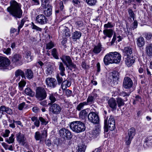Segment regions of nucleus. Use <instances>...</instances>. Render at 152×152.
I'll return each mask as SVG.
<instances>
[{
  "label": "nucleus",
  "mask_w": 152,
  "mask_h": 152,
  "mask_svg": "<svg viewBox=\"0 0 152 152\" xmlns=\"http://www.w3.org/2000/svg\"><path fill=\"white\" fill-rule=\"evenodd\" d=\"M10 4V6L7 9L8 12L15 18H21L23 13L21 4L15 0L11 1Z\"/></svg>",
  "instance_id": "1"
},
{
  "label": "nucleus",
  "mask_w": 152,
  "mask_h": 152,
  "mask_svg": "<svg viewBox=\"0 0 152 152\" xmlns=\"http://www.w3.org/2000/svg\"><path fill=\"white\" fill-rule=\"evenodd\" d=\"M121 58V55L118 53L117 52H110L104 56L103 61L105 65L113 63L117 64L120 62Z\"/></svg>",
  "instance_id": "2"
},
{
  "label": "nucleus",
  "mask_w": 152,
  "mask_h": 152,
  "mask_svg": "<svg viewBox=\"0 0 152 152\" xmlns=\"http://www.w3.org/2000/svg\"><path fill=\"white\" fill-rule=\"evenodd\" d=\"M69 127L73 131L76 133L84 131L86 128L84 123L78 121L72 122L70 125Z\"/></svg>",
  "instance_id": "3"
},
{
  "label": "nucleus",
  "mask_w": 152,
  "mask_h": 152,
  "mask_svg": "<svg viewBox=\"0 0 152 152\" xmlns=\"http://www.w3.org/2000/svg\"><path fill=\"white\" fill-rule=\"evenodd\" d=\"M108 118H106L104 121V132H107L108 130L113 131L115 128V121L114 116L110 115L107 121Z\"/></svg>",
  "instance_id": "4"
},
{
  "label": "nucleus",
  "mask_w": 152,
  "mask_h": 152,
  "mask_svg": "<svg viewBox=\"0 0 152 152\" xmlns=\"http://www.w3.org/2000/svg\"><path fill=\"white\" fill-rule=\"evenodd\" d=\"M60 59L68 69L72 70V68L75 69L76 68V65L73 62L69 56L63 55L60 58Z\"/></svg>",
  "instance_id": "5"
},
{
  "label": "nucleus",
  "mask_w": 152,
  "mask_h": 152,
  "mask_svg": "<svg viewBox=\"0 0 152 152\" xmlns=\"http://www.w3.org/2000/svg\"><path fill=\"white\" fill-rule=\"evenodd\" d=\"M35 96L38 100L42 101L46 98L47 93L43 88L38 87L37 88L36 90Z\"/></svg>",
  "instance_id": "6"
},
{
  "label": "nucleus",
  "mask_w": 152,
  "mask_h": 152,
  "mask_svg": "<svg viewBox=\"0 0 152 152\" xmlns=\"http://www.w3.org/2000/svg\"><path fill=\"white\" fill-rule=\"evenodd\" d=\"M59 132L60 136L64 140H71L72 137V134L68 129L62 128L59 130Z\"/></svg>",
  "instance_id": "7"
},
{
  "label": "nucleus",
  "mask_w": 152,
  "mask_h": 152,
  "mask_svg": "<svg viewBox=\"0 0 152 152\" xmlns=\"http://www.w3.org/2000/svg\"><path fill=\"white\" fill-rule=\"evenodd\" d=\"M47 136V130L45 128L41 131V133L39 132H36L34 135V138L37 140H39L40 142L45 140Z\"/></svg>",
  "instance_id": "8"
},
{
  "label": "nucleus",
  "mask_w": 152,
  "mask_h": 152,
  "mask_svg": "<svg viewBox=\"0 0 152 152\" xmlns=\"http://www.w3.org/2000/svg\"><path fill=\"white\" fill-rule=\"evenodd\" d=\"M128 135L125 137V141L126 144L129 145L131 143L132 139L135 135V130L134 128L132 127L128 130Z\"/></svg>",
  "instance_id": "9"
},
{
  "label": "nucleus",
  "mask_w": 152,
  "mask_h": 152,
  "mask_svg": "<svg viewBox=\"0 0 152 152\" xmlns=\"http://www.w3.org/2000/svg\"><path fill=\"white\" fill-rule=\"evenodd\" d=\"M12 63L17 66H20L23 64V59L21 55L19 54H16L11 58Z\"/></svg>",
  "instance_id": "10"
},
{
  "label": "nucleus",
  "mask_w": 152,
  "mask_h": 152,
  "mask_svg": "<svg viewBox=\"0 0 152 152\" xmlns=\"http://www.w3.org/2000/svg\"><path fill=\"white\" fill-rule=\"evenodd\" d=\"M89 121L94 124H98L99 121V118L98 115L93 112L90 113L88 115Z\"/></svg>",
  "instance_id": "11"
},
{
  "label": "nucleus",
  "mask_w": 152,
  "mask_h": 152,
  "mask_svg": "<svg viewBox=\"0 0 152 152\" xmlns=\"http://www.w3.org/2000/svg\"><path fill=\"white\" fill-rule=\"evenodd\" d=\"M49 111L54 114H57L60 113L61 110V107L59 104L54 103L50 105Z\"/></svg>",
  "instance_id": "12"
},
{
  "label": "nucleus",
  "mask_w": 152,
  "mask_h": 152,
  "mask_svg": "<svg viewBox=\"0 0 152 152\" xmlns=\"http://www.w3.org/2000/svg\"><path fill=\"white\" fill-rule=\"evenodd\" d=\"M133 83L131 79L129 77H125L124 79L123 87L125 89H130L132 86Z\"/></svg>",
  "instance_id": "13"
},
{
  "label": "nucleus",
  "mask_w": 152,
  "mask_h": 152,
  "mask_svg": "<svg viewBox=\"0 0 152 152\" xmlns=\"http://www.w3.org/2000/svg\"><path fill=\"white\" fill-rule=\"evenodd\" d=\"M45 82L48 87L51 88H55L57 84L56 79L52 77L47 78Z\"/></svg>",
  "instance_id": "14"
},
{
  "label": "nucleus",
  "mask_w": 152,
  "mask_h": 152,
  "mask_svg": "<svg viewBox=\"0 0 152 152\" xmlns=\"http://www.w3.org/2000/svg\"><path fill=\"white\" fill-rule=\"evenodd\" d=\"M37 22L41 25H44L47 23L48 19L43 14H39L36 17Z\"/></svg>",
  "instance_id": "15"
},
{
  "label": "nucleus",
  "mask_w": 152,
  "mask_h": 152,
  "mask_svg": "<svg viewBox=\"0 0 152 152\" xmlns=\"http://www.w3.org/2000/svg\"><path fill=\"white\" fill-rule=\"evenodd\" d=\"M10 61L7 58L0 57V67H6L9 66Z\"/></svg>",
  "instance_id": "16"
},
{
  "label": "nucleus",
  "mask_w": 152,
  "mask_h": 152,
  "mask_svg": "<svg viewBox=\"0 0 152 152\" xmlns=\"http://www.w3.org/2000/svg\"><path fill=\"white\" fill-rule=\"evenodd\" d=\"M109 106L111 108L112 111L115 110L117 109V104L116 100L113 97L110 98L108 101Z\"/></svg>",
  "instance_id": "17"
},
{
  "label": "nucleus",
  "mask_w": 152,
  "mask_h": 152,
  "mask_svg": "<svg viewBox=\"0 0 152 152\" xmlns=\"http://www.w3.org/2000/svg\"><path fill=\"white\" fill-rule=\"evenodd\" d=\"M123 52L124 56L129 57L132 56V49L130 47H126L123 50Z\"/></svg>",
  "instance_id": "18"
},
{
  "label": "nucleus",
  "mask_w": 152,
  "mask_h": 152,
  "mask_svg": "<svg viewBox=\"0 0 152 152\" xmlns=\"http://www.w3.org/2000/svg\"><path fill=\"white\" fill-rule=\"evenodd\" d=\"M97 95L96 94L93 93L92 94L88 96L87 99V102H86L87 105L88 104H91L93 103L94 102V99L97 97Z\"/></svg>",
  "instance_id": "19"
},
{
  "label": "nucleus",
  "mask_w": 152,
  "mask_h": 152,
  "mask_svg": "<svg viewBox=\"0 0 152 152\" xmlns=\"http://www.w3.org/2000/svg\"><path fill=\"white\" fill-rule=\"evenodd\" d=\"M135 61V58L133 56H131L129 57H126L125 58V63L128 66H130Z\"/></svg>",
  "instance_id": "20"
},
{
  "label": "nucleus",
  "mask_w": 152,
  "mask_h": 152,
  "mask_svg": "<svg viewBox=\"0 0 152 152\" xmlns=\"http://www.w3.org/2000/svg\"><path fill=\"white\" fill-rule=\"evenodd\" d=\"M15 76L16 77H18V79H17V81H19L20 78V76L23 78L26 79L25 76V73L23 71L20 69L17 70L15 72Z\"/></svg>",
  "instance_id": "21"
},
{
  "label": "nucleus",
  "mask_w": 152,
  "mask_h": 152,
  "mask_svg": "<svg viewBox=\"0 0 152 152\" xmlns=\"http://www.w3.org/2000/svg\"><path fill=\"white\" fill-rule=\"evenodd\" d=\"M145 52L146 55L151 58L152 57V44L147 45L145 48Z\"/></svg>",
  "instance_id": "22"
},
{
  "label": "nucleus",
  "mask_w": 152,
  "mask_h": 152,
  "mask_svg": "<svg viewBox=\"0 0 152 152\" xmlns=\"http://www.w3.org/2000/svg\"><path fill=\"white\" fill-rule=\"evenodd\" d=\"M17 139L19 143L23 145H25L26 143V138L23 134L19 133L18 134Z\"/></svg>",
  "instance_id": "23"
},
{
  "label": "nucleus",
  "mask_w": 152,
  "mask_h": 152,
  "mask_svg": "<svg viewBox=\"0 0 152 152\" xmlns=\"http://www.w3.org/2000/svg\"><path fill=\"white\" fill-rule=\"evenodd\" d=\"M111 74L113 82L114 84H117L118 83L117 81L119 79V73L117 71H113L112 72Z\"/></svg>",
  "instance_id": "24"
},
{
  "label": "nucleus",
  "mask_w": 152,
  "mask_h": 152,
  "mask_svg": "<svg viewBox=\"0 0 152 152\" xmlns=\"http://www.w3.org/2000/svg\"><path fill=\"white\" fill-rule=\"evenodd\" d=\"M88 112V109H85L81 110L79 113V117L80 119L84 120L87 118Z\"/></svg>",
  "instance_id": "25"
},
{
  "label": "nucleus",
  "mask_w": 152,
  "mask_h": 152,
  "mask_svg": "<svg viewBox=\"0 0 152 152\" xmlns=\"http://www.w3.org/2000/svg\"><path fill=\"white\" fill-rule=\"evenodd\" d=\"M81 35L82 33L80 31H76L72 33V38L74 41H76L80 38Z\"/></svg>",
  "instance_id": "26"
},
{
  "label": "nucleus",
  "mask_w": 152,
  "mask_h": 152,
  "mask_svg": "<svg viewBox=\"0 0 152 152\" xmlns=\"http://www.w3.org/2000/svg\"><path fill=\"white\" fill-rule=\"evenodd\" d=\"M102 47L101 43H99L97 45H95L92 50V52L95 54L99 53L102 50Z\"/></svg>",
  "instance_id": "27"
},
{
  "label": "nucleus",
  "mask_w": 152,
  "mask_h": 152,
  "mask_svg": "<svg viewBox=\"0 0 152 152\" xmlns=\"http://www.w3.org/2000/svg\"><path fill=\"white\" fill-rule=\"evenodd\" d=\"M58 69L60 71V74L62 76L64 75L66 76L65 73V69L63 63L62 62H59L58 63Z\"/></svg>",
  "instance_id": "28"
},
{
  "label": "nucleus",
  "mask_w": 152,
  "mask_h": 152,
  "mask_svg": "<svg viewBox=\"0 0 152 152\" xmlns=\"http://www.w3.org/2000/svg\"><path fill=\"white\" fill-rule=\"evenodd\" d=\"M137 45L139 48H141L145 44V40L142 37L140 36L137 39Z\"/></svg>",
  "instance_id": "29"
},
{
  "label": "nucleus",
  "mask_w": 152,
  "mask_h": 152,
  "mask_svg": "<svg viewBox=\"0 0 152 152\" xmlns=\"http://www.w3.org/2000/svg\"><path fill=\"white\" fill-rule=\"evenodd\" d=\"M49 99L50 101V102L48 104V105H50L54 103L57 100L56 97V93L49 94Z\"/></svg>",
  "instance_id": "30"
},
{
  "label": "nucleus",
  "mask_w": 152,
  "mask_h": 152,
  "mask_svg": "<svg viewBox=\"0 0 152 152\" xmlns=\"http://www.w3.org/2000/svg\"><path fill=\"white\" fill-rule=\"evenodd\" d=\"M25 76L28 79L32 78L34 77V74L32 71L30 69H27L25 71Z\"/></svg>",
  "instance_id": "31"
},
{
  "label": "nucleus",
  "mask_w": 152,
  "mask_h": 152,
  "mask_svg": "<svg viewBox=\"0 0 152 152\" xmlns=\"http://www.w3.org/2000/svg\"><path fill=\"white\" fill-rule=\"evenodd\" d=\"M71 84V83L69 80H64L62 83L61 87L63 91L65 90L67 87L70 86Z\"/></svg>",
  "instance_id": "32"
},
{
  "label": "nucleus",
  "mask_w": 152,
  "mask_h": 152,
  "mask_svg": "<svg viewBox=\"0 0 152 152\" xmlns=\"http://www.w3.org/2000/svg\"><path fill=\"white\" fill-rule=\"evenodd\" d=\"M114 31L112 29H106L103 31V33L104 35L109 38H111L113 36Z\"/></svg>",
  "instance_id": "33"
},
{
  "label": "nucleus",
  "mask_w": 152,
  "mask_h": 152,
  "mask_svg": "<svg viewBox=\"0 0 152 152\" xmlns=\"http://www.w3.org/2000/svg\"><path fill=\"white\" fill-rule=\"evenodd\" d=\"M60 30L63 31V34H64L66 37H69L70 36V32L68 28L65 26L60 27Z\"/></svg>",
  "instance_id": "34"
},
{
  "label": "nucleus",
  "mask_w": 152,
  "mask_h": 152,
  "mask_svg": "<svg viewBox=\"0 0 152 152\" xmlns=\"http://www.w3.org/2000/svg\"><path fill=\"white\" fill-rule=\"evenodd\" d=\"M152 143V136H150L147 137L143 145L145 147H146L151 145Z\"/></svg>",
  "instance_id": "35"
},
{
  "label": "nucleus",
  "mask_w": 152,
  "mask_h": 152,
  "mask_svg": "<svg viewBox=\"0 0 152 152\" xmlns=\"http://www.w3.org/2000/svg\"><path fill=\"white\" fill-rule=\"evenodd\" d=\"M48 8L46 10H45L44 12V13L47 17L50 16L52 14V7L49 4L47 5Z\"/></svg>",
  "instance_id": "36"
},
{
  "label": "nucleus",
  "mask_w": 152,
  "mask_h": 152,
  "mask_svg": "<svg viewBox=\"0 0 152 152\" xmlns=\"http://www.w3.org/2000/svg\"><path fill=\"white\" fill-rule=\"evenodd\" d=\"M24 92L27 95L31 97H33L35 94L34 92L29 88H26L24 90Z\"/></svg>",
  "instance_id": "37"
},
{
  "label": "nucleus",
  "mask_w": 152,
  "mask_h": 152,
  "mask_svg": "<svg viewBox=\"0 0 152 152\" xmlns=\"http://www.w3.org/2000/svg\"><path fill=\"white\" fill-rule=\"evenodd\" d=\"M33 57L31 56V53L30 51L27 52L25 56V58L26 59H25L27 62H29L31 61Z\"/></svg>",
  "instance_id": "38"
},
{
  "label": "nucleus",
  "mask_w": 152,
  "mask_h": 152,
  "mask_svg": "<svg viewBox=\"0 0 152 152\" xmlns=\"http://www.w3.org/2000/svg\"><path fill=\"white\" fill-rule=\"evenodd\" d=\"M51 55L53 56V58L56 59H59L58 56V54L57 52V50L54 48L51 50Z\"/></svg>",
  "instance_id": "39"
},
{
  "label": "nucleus",
  "mask_w": 152,
  "mask_h": 152,
  "mask_svg": "<svg viewBox=\"0 0 152 152\" xmlns=\"http://www.w3.org/2000/svg\"><path fill=\"white\" fill-rule=\"evenodd\" d=\"M31 119L32 121L34 122V124L36 127H38L39 126L40 122L39 119H38L37 117L34 116L32 117Z\"/></svg>",
  "instance_id": "40"
},
{
  "label": "nucleus",
  "mask_w": 152,
  "mask_h": 152,
  "mask_svg": "<svg viewBox=\"0 0 152 152\" xmlns=\"http://www.w3.org/2000/svg\"><path fill=\"white\" fill-rule=\"evenodd\" d=\"M26 20V18H24L22 19L21 20L20 23L18 27V32L16 34V35H18L20 31V29L23 27V25H24L25 22Z\"/></svg>",
  "instance_id": "41"
},
{
  "label": "nucleus",
  "mask_w": 152,
  "mask_h": 152,
  "mask_svg": "<svg viewBox=\"0 0 152 152\" xmlns=\"http://www.w3.org/2000/svg\"><path fill=\"white\" fill-rule=\"evenodd\" d=\"M116 102L118 104V105L119 108L121 106L124 105V103L123 100L121 98H118L116 99Z\"/></svg>",
  "instance_id": "42"
},
{
  "label": "nucleus",
  "mask_w": 152,
  "mask_h": 152,
  "mask_svg": "<svg viewBox=\"0 0 152 152\" xmlns=\"http://www.w3.org/2000/svg\"><path fill=\"white\" fill-rule=\"evenodd\" d=\"M59 5H60V9H59L58 8H56L55 10V13L56 14L58 13L60 11H62L63 10L64 8V6L63 5V3L62 1H61L59 3Z\"/></svg>",
  "instance_id": "43"
},
{
  "label": "nucleus",
  "mask_w": 152,
  "mask_h": 152,
  "mask_svg": "<svg viewBox=\"0 0 152 152\" xmlns=\"http://www.w3.org/2000/svg\"><path fill=\"white\" fill-rule=\"evenodd\" d=\"M145 38L148 41L152 40V33L151 32H147L145 33Z\"/></svg>",
  "instance_id": "44"
},
{
  "label": "nucleus",
  "mask_w": 152,
  "mask_h": 152,
  "mask_svg": "<svg viewBox=\"0 0 152 152\" xmlns=\"http://www.w3.org/2000/svg\"><path fill=\"white\" fill-rule=\"evenodd\" d=\"M14 135L12 134L9 139H7L6 141L8 144H11L14 142L15 138H14Z\"/></svg>",
  "instance_id": "45"
},
{
  "label": "nucleus",
  "mask_w": 152,
  "mask_h": 152,
  "mask_svg": "<svg viewBox=\"0 0 152 152\" xmlns=\"http://www.w3.org/2000/svg\"><path fill=\"white\" fill-rule=\"evenodd\" d=\"M86 103V102H81L80 103L77 107L76 108V109L77 110L80 111L81 110V109H82L84 106L85 105H87Z\"/></svg>",
  "instance_id": "46"
},
{
  "label": "nucleus",
  "mask_w": 152,
  "mask_h": 152,
  "mask_svg": "<svg viewBox=\"0 0 152 152\" xmlns=\"http://www.w3.org/2000/svg\"><path fill=\"white\" fill-rule=\"evenodd\" d=\"M39 120L42 125H46L48 123V121L46 119H45L42 117H39Z\"/></svg>",
  "instance_id": "47"
},
{
  "label": "nucleus",
  "mask_w": 152,
  "mask_h": 152,
  "mask_svg": "<svg viewBox=\"0 0 152 152\" xmlns=\"http://www.w3.org/2000/svg\"><path fill=\"white\" fill-rule=\"evenodd\" d=\"M26 82L24 80H21L19 83L18 85L20 90H22L23 87L25 86Z\"/></svg>",
  "instance_id": "48"
},
{
  "label": "nucleus",
  "mask_w": 152,
  "mask_h": 152,
  "mask_svg": "<svg viewBox=\"0 0 152 152\" xmlns=\"http://www.w3.org/2000/svg\"><path fill=\"white\" fill-rule=\"evenodd\" d=\"M86 3L89 5L92 6L95 5L96 2V0H86Z\"/></svg>",
  "instance_id": "49"
},
{
  "label": "nucleus",
  "mask_w": 152,
  "mask_h": 152,
  "mask_svg": "<svg viewBox=\"0 0 152 152\" xmlns=\"http://www.w3.org/2000/svg\"><path fill=\"white\" fill-rule=\"evenodd\" d=\"M128 12L130 18H132L133 20H134L135 14H134L133 11L131 9H128Z\"/></svg>",
  "instance_id": "50"
},
{
  "label": "nucleus",
  "mask_w": 152,
  "mask_h": 152,
  "mask_svg": "<svg viewBox=\"0 0 152 152\" xmlns=\"http://www.w3.org/2000/svg\"><path fill=\"white\" fill-rule=\"evenodd\" d=\"M32 28L33 29L36 30V31H41L42 30V29L41 28L35 25L34 23L32 22H31Z\"/></svg>",
  "instance_id": "51"
},
{
  "label": "nucleus",
  "mask_w": 152,
  "mask_h": 152,
  "mask_svg": "<svg viewBox=\"0 0 152 152\" xmlns=\"http://www.w3.org/2000/svg\"><path fill=\"white\" fill-rule=\"evenodd\" d=\"M115 26V24L111 22H108L107 23L105 24L104 25L105 28H112Z\"/></svg>",
  "instance_id": "52"
},
{
  "label": "nucleus",
  "mask_w": 152,
  "mask_h": 152,
  "mask_svg": "<svg viewBox=\"0 0 152 152\" xmlns=\"http://www.w3.org/2000/svg\"><path fill=\"white\" fill-rule=\"evenodd\" d=\"M54 46L53 43L51 41L46 44V49L50 50Z\"/></svg>",
  "instance_id": "53"
},
{
  "label": "nucleus",
  "mask_w": 152,
  "mask_h": 152,
  "mask_svg": "<svg viewBox=\"0 0 152 152\" xmlns=\"http://www.w3.org/2000/svg\"><path fill=\"white\" fill-rule=\"evenodd\" d=\"M56 79L58 85H60L62 83L63 78L60 77L59 75L58 74L56 76Z\"/></svg>",
  "instance_id": "54"
},
{
  "label": "nucleus",
  "mask_w": 152,
  "mask_h": 152,
  "mask_svg": "<svg viewBox=\"0 0 152 152\" xmlns=\"http://www.w3.org/2000/svg\"><path fill=\"white\" fill-rule=\"evenodd\" d=\"M72 2L73 5L76 7L79 6L80 3V0H72Z\"/></svg>",
  "instance_id": "55"
},
{
  "label": "nucleus",
  "mask_w": 152,
  "mask_h": 152,
  "mask_svg": "<svg viewBox=\"0 0 152 152\" xmlns=\"http://www.w3.org/2000/svg\"><path fill=\"white\" fill-rule=\"evenodd\" d=\"M11 49L10 48H8L7 49L4 48L3 50V52L4 53L7 54L9 55L11 53Z\"/></svg>",
  "instance_id": "56"
},
{
  "label": "nucleus",
  "mask_w": 152,
  "mask_h": 152,
  "mask_svg": "<svg viewBox=\"0 0 152 152\" xmlns=\"http://www.w3.org/2000/svg\"><path fill=\"white\" fill-rule=\"evenodd\" d=\"M10 133V131L8 129H6L5 130L4 132L2 135V136L4 137H7L9 136V134Z\"/></svg>",
  "instance_id": "57"
},
{
  "label": "nucleus",
  "mask_w": 152,
  "mask_h": 152,
  "mask_svg": "<svg viewBox=\"0 0 152 152\" xmlns=\"http://www.w3.org/2000/svg\"><path fill=\"white\" fill-rule=\"evenodd\" d=\"M26 105V103L24 102H23L18 105V109L20 110H22L24 108V106Z\"/></svg>",
  "instance_id": "58"
},
{
  "label": "nucleus",
  "mask_w": 152,
  "mask_h": 152,
  "mask_svg": "<svg viewBox=\"0 0 152 152\" xmlns=\"http://www.w3.org/2000/svg\"><path fill=\"white\" fill-rule=\"evenodd\" d=\"M41 105L44 107H48V104H47V102L46 100H43L41 101L40 103Z\"/></svg>",
  "instance_id": "59"
},
{
  "label": "nucleus",
  "mask_w": 152,
  "mask_h": 152,
  "mask_svg": "<svg viewBox=\"0 0 152 152\" xmlns=\"http://www.w3.org/2000/svg\"><path fill=\"white\" fill-rule=\"evenodd\" d=\"M86 149L85 146H80L79 147L78 151L79 152H85Z\"/></svg>",
  "instance_id": "60"
},
{
  "label": "nucleus",
  "mask_w": 152,
  "mask_h": 152,
  "mask_svg": "<svg viewBox=\"0 0 152 152\" xmlns=\"http://www.w3.org/2000/svg\"><path fill=\"white\" fill-rule=\"evenodd\" d=\"M132 92V91H130V92L128 93H126L125 92H122L120 93V95L121 96H123L124 97H125L126 96H128L129 95L130 93H131Z\"/></svg>",
  "instance_id": "61"
},
{
  "label": "nucleus",
  "mask_w": 152,
  "mask_h": 152,
  "mask_svg": "<svg viewBox=\"0 0 152 152\" xmlns=\"http://www.w3.org/2000/svg\"><path fill=\"white\" fill-rule=\"evenodd\" d=\"M92 134L94 137H96L99 134V133L97 130H93L92 132Z\"/></svg>",
  "instance_id": "62"
},
{
  "label": "nucleus",
  "mask_w": 152,
  "mask_h": 152,
  "mask_svg": "<svg viewBox=\"0 0 152 152\" xmlns=\"http://www.w3.org/2000/svg\"><path fill=\"white\" fill-rule=\"evenodd\" d=\"M5 112L9 115H11L13 113L12 110L8 107H7Z\"/></svg>",
  "instance_id": "63"
},
{
  "label": "nucleus",
  "mask_w": 152,
  "mask_h": 152,
  "mask_svg": "<svg viewBox=\"0 0 152 152\" xmlns=\"http://www.w3.org/2000/svg\"><path fill=\"white\" fill-rule=\"evenodd\" d=\"M72 93V91L69 89H66V95L68 97L70 96Z\"/></svg>",
  "instance_id": "64"
}]
</instances>
